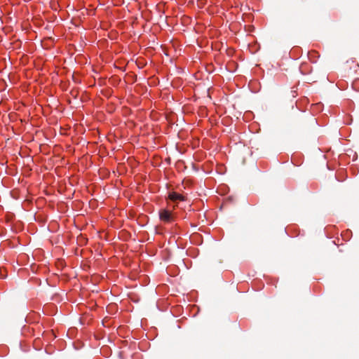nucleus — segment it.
Instances as JSON below:
<instances>
[{
    "label": "nucleus",
    "instance_id": "obj_1",
    "mask_svg": "<svg viewBox=\"0 0 359 359\" xmlns=\"http://www.w3.org/2000/svg\"><path fill=\"white\" fill-rule=\"evenodd\" d=\"M159 218L165 223H170L174 221V216L170 210L161 209L159 211Z\"/></svg>",
    "mask_w": 359,
    "mask_h": 359
},
{
    "label": "nucleus",
    "instance_id": "obj_2",
    "mask_svg": "<svg viewBox=\"0 0 359 359\" xmlns=\"http://www.w3.org/2000/svg\"><path fill=\"white\" fill-rule=\"evenodd\" d=\"M168 198L173 202L185 201V197L183 195L175 191L169 193Z\"/></svg>",
    "mask_w": 359,
    "mask_h": 359
},
{
    "label": "nucleus",
    "instance_id": "obj_3",
    "mask_svg": "<svg viewBox=\"0 0 359 359\" xmlns=\"http://www.w3.org/2000/svg\"><path fill=\"white\" fill-rule=\"evenodd\" d=\"M291 93H292V96L293 97H297V87H292V90H291Z\"/></svg>",
    "mask_w": 359,
    "mask_h": 359
}]
</instances>
